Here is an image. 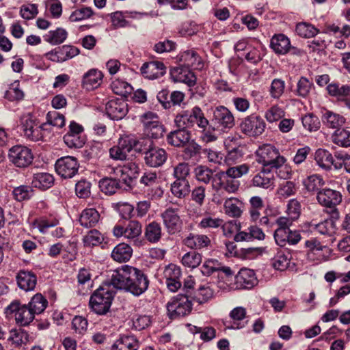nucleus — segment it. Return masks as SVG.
<instances>
[{
  "label": "nucleus",
  "mask_w": 350,
  "mask_h": 350,
  "mask_svg": "<svg viewBox=\"0 0 350 350\" xmlns=\"http://www.w3.org/2000/svg\"><path fill=\"white\" fill-rule=\"evenodd\" d=\"M111 284L116 289L123 290L134 296H139L148 288L149 280L142 270L123 265L111 275Z\"/></svg>",
  "instance_id": "obj_1"
},
{
  "label": "nucleus",
  "mask_w": 350,
  "mask_h": 350,
  "mask_svg": "<svg viewBox=\"0 0 350 350\" xmlns=\"http://www.w3.org/2000/svg\"><path fill=\"white\" fill-rule=\"evenodd\" d=\"M249 170V165L244 163L230 167L226 171H219L215 174L212 181V187L215 191V198L216 195L224 196L225 193H236L241 185L238 178L247 174Z\"/></svg>",
  "instance_id": "obj_2"
},
{
  "label": "nucleus",
  "mask_w": 350,
  "mask_h": 350,
  "mask_svg": "<svg viewBox=\"0 0 350 350\" xmlns=\"http://www.w3.org/2000/svg\"><path fill=\"white\" fill-rule=\"evenodd\" d=\"M113 288L111 280L110 283L103 284L94 292L89 301L92 311L99 315L109 312L116 293Z\"/></svg>",
  "instance_id": "obj_3"
},
{
  "label": "nucleus",
  "mask_w": 350,
  "mask_h": 350,
  "mask_svg": "<svg viewBox=\"0 0 350 350\" xmlns=\"http://www.w3.org/2000/svg\"><path fill=\"white\" fill-rule=\"evenodd\" d=\"M174 122L178 128L186 130L193 127L196 124L198 128L204 130L209 124V121L198 106H195L190 110H183L178 113L174 119Z\"/></svg>",
  "instance_id": "obj_4"
},
{
  "label": "nucleus",
  "mask_w": 350,
  "mask_h": 350,
  "mask_svg": "<svg viewBox=\"0 0 350 350\" xmlns=\"http://www.w3.org/2000/svg\"><path fill=\"white\" fill-rule=\"evenodd\" d=\"M19 129L21 135L27 141L38 142L44 137L46 124H40L31 113L24 114L20 119Z\"/></svg>",
  "instance_id": "obj_5"
},
{
  "label": "nucleus",
  "mask_w": 350,
  "mask_h": 350,
  "mask_svg": "<svg viewBox=\"0 0 350 350\" xmlns=\"http://www.w3.org/2000/svg\"><path fill=\"white\" fill-rule=\"evenodd\" d=\"M256 161L262 164L264 168L278 169L286 163V159L276 148L270 144H264L256 150Z\"/></svg>",
  "instance_id": "obj_6"
},
{
  "label": "nucleus",
  "mask_w": 350,
  "mask_h": 350,
  "mask_svg": "<svg viewBox=\"0 0 350 350\" xmlns=\"http://www.w3.org/2000/svg\"><path fill=\"white\" fill-rule=\"evenodd\" d=\"M141 143L139 146L144 144L147 148H144L145 156L144 161L147 165L152 167H158L161 166L167 160V154L163 148L152 146V141L150 139H141Z\"/></svg>",
  "instance_id": "obj_7"
},
{
  "label": "nucleus",
  "mask_w": 350,
  "mask_h": 350,
  "mask_svg": "<svg viewBox=\"0 0 350 350\" xmlns=\"http://www.w3.org/2000/svg\"><path fill=\"white\" fill-rule=\"evenodd\" d=\"M188 295L178 294L167 304V310L171 319L185 317L192 310L191 301Z\"/></svg>",
  "instance_id": "obj_8"
},
{
  "label": "nucleus",
  "mask_w": 350,
  "mask_h": 350,
  "mask_svg": "<svg viewBox=\"0 0 350 350\" xmlns=\"http://www.w3.org/2000/svg\"><path fill=\"white\" fill-rule=\"evenodd\" d=\"M140 140H136L128 137L120 138L116 146L109 149L110 157L116 161H124L126 159L128 154L133 149L142 151L141 147H139Z\"/></svg>",
  "instance_id": "obj_9"
},
{
  "label": "nucleus",
  "mask_w": 350,
  "mask_h": 350,
  "mask_svg": "<svg viewBox=\"0 0 350 350\" xmlns=\"http://www.w3.org/2000/svg\"><path fill=\"white\" fill-rule=\"evenodd\" d=\"M10 161L16 167L26 168L33 162V154L30 148L22 145H16L9 150Z\"/></svg>",
  "instance_id": "obj_10"
},
{
  "label": "nucleus",
  "mask_w": 350,
  "mask_h": 350,
  "mask_svg": "<svg viewBox=\"0 0 350 350\" xmlns=\"http://www.w3.org/2000/svg\"><path fill=\"white\" fill-rule=\"evenodd\" d=\"M258 280L254 271L250 269H241L234 276V283H227L229 291L251 289L258 284Z\"/></svg>",
  "instance_id": "obj_11"
},
{
  "label": "nucleus",
  "mask_w": 350,
  "mask_h": 350,
  "mask_svg": "<svg viewBox=\"0 0 350 350\" xmlns=\"http://www.w3.org/2000/svg\"><path fill=\"white\" fill-rule=\"evenodd\" d=\"M113 234L116 237H124L133 241L136 245H140L142 241L138 239L142 234V224L137 220H131L126 226L118 224L113 227Z\"/></svg>",
  "instance_id": "obj_12"
},
{
  "label": "nucleus",
  "mask_w": 350,
  "mask_h": 350,
  "mask_svg": "<svg viewBox=\"0 0 350 350\" xmlns=\"http://www.w3.org/2000/svg\"><path fill=\"white\" fill-rule=\"evenodd\" d=\"M211 123L219 131L230 129L235 124V120L232 113L224 106H218L215 108L213 113Z\"/></svg>",
  "instance_id": "obj_13"
},
{
  "label": "nucleus",
  "mask_w": 350,
  "mask_h": 350,
  "mask_svg": "<svg viewBox=\"0 0 350 350\" xmlns=\"http://www.w3.org/2000/svg\"><path fill=\"white\" fill-rule=\"evenodd\" d=\"M8 314L14 313L15 320L21 326L29 325L35 317V314L29 306L22 305L18 301H12L7 308Z\"/></svg>",
  "instance_id": "obj_14"
},
{
  "label": "nucleus",
  "mask_w": 350,
  "mask_h": 350,
  "mask_svg": "<svg viewBox=\"0 0 350 350\" xmlns=\"http://www.w3.org/2000/svg\"><path fill=\"white\" fill-rule=\"evenodd\" d=\"M243 133L250 137L260 135L265 131V122L259 116L250 115L245 118L240 124Z\"/></svg>",
  "instance_id": "obj_15"
},
{
  "label": "nucleus",
  "mask_w": 350,
  "mask_h": 350,
  "mask_svg": "<svg viewBox=\"0 0 350 350\" xmlns=\"http://www.w3.org/2000/svg\"><path fill=\"white\" fill-rule=\"evenodd\" d=\"M55 166L59 176L64 178H71L77 174L79 164L77 158L66 156L57 159Z\"/></svg>",
  "instance_id": "obj_16"
},
{
  "label": "nucleus",
  "mask_w": 350,
  "mask_h": 350,
  "mask_svg": "<svg viewBox=\"0 0 350 350\" xmlns=\"http://www.w3.org/2000/svg\"><path fill=\"white\" fill-rule=\"evenodd\" d=\"M161 217L168 234H174L180 231L182 221L178 208L168 207L161 213Z\"/></svg>",
  "instance_id": "obj_17"
},
{
  "label": "nucleus",
  "mask_w": 350,
  "mask_h": 350,
  "mask_svg": "<svg viewBox=\"0 0 350 350\" xmlns=\"http://www.w3.org/2000/svg\"><path fill=\"white\" fill-rule=\"evenodd\" d=\"M317 200L321 206L335 211L337 210L336 206L342 201V195L336 190L328 188L322 189L317 193Z\"/></svg>",
  "instance_id": "obj_18"
},
{
  "label": "nucleus",
  "mask_w": 350,
  "mask_h": 350,
  "mask_svg": "<svg viewBox=\"0 0 350 350\" xmlns=\"http://www.w3.org/2000/svg\"><path fill=\"white\" fill-rule=\"evenodd\" d=\"M163 275L165 279V284L172 292H176L181 286L180 278L181 276L180 268L174 264H170L165 267Z\"/></svg>",
  "instance_id": "obj_19"
},
{
  "label": "nucleus",
  "mask_w": 350,
  "mask_h": 350,
  "mask_svg": "<svg viewBox=\"0 0 350 350\" xmlns=\"http://www.w3.org/2000/svg\"><path fill=\"white\" fill-rule=\"evenodd\" d=\"M107 114L112 120H121L128 112V106L126 103L119 98L111 99L106 104Z\"/></svg>",
  "instance_id": "obj_20"
},
{
  "label": "nucleus",
  "mask_w": 350,
  "mask_h": 350,
  "mask_svg": "<svg viewBox=\"0 0 350 350\" xmlns=\"http://www.w3.org/2000/svg\"><path fill=\"white\" fill-rule=\"evenodd\" d=\"M177 60L180 66L185 67L201 70L204 64L199 55L193 49L187 50L177 56Z\"/></svg>",
  "instance_id": "obj_21"
},
{
  "label": "nucleus",
  "mask_w": 350,
  "mask_h": 350,
  "mask_svg": "<svg viewBox=\"0 0 350 350\" xmlns=\"http://www.w3.org/2000/svg\"><path fill=\"white\" fill-rule=\"evenodd\" d=\"M170 75L175 82L184 83L189 86L196 84V77L189 68L179 65L170 70Z\"/></svg>",
  "instance_id": "obj_22"
},
{
  "label": "nucleus",
  "mask_w": 350,
  "mask_h": 350,
  "mask_svg": "<svg viewBox=\"0 0 350 350\" xmlns=\"http://www.w3.org/2000/svg\"><path fill=\"white\" fill-rule=\"evenodd\" d=\"M140 71L144 77L152 80L163 76L166 72V67L161 62L153 61L144 63Z\"/></svg>",
  "instance_id": "obj_23"
},
{
  "label": "nucleus",
  "mask_w": 350,
  "mask_h": 350,
  "mask_svg": "<svg viewBox=\"0 0 350 350\" xmlns=\"http://www.w3.org/2000/svg\"><path fill=\"white\" fill-rule=\"evenodd\" d=\"M274 176L270 172V170L262 169L256 174L252 180V185L256 187L265 189H273L274 187Z\"/></svg>",
  "instance_id": "obj_24"
},
{
  "label": "nucleus",
  "mask_w": 350,
  "mask_h": 350,
  "mask_svg": "<svg viewBox=\"0 0 350 350\" xmlns=\"http://www.w3.org/2000/svg\"><path fill=\"white\" fill-rule=\"evenodd\" d=\"M327 90L330 96L336 97L350 109V85H344L340 87L337 83H331L327 85Z\"/></svg>",
  "instance_id": "obj_25"
},
{
  "label": "nucleus",
  "mask_w": 350,
  "mask_h": 350,
  "mask_svg": "<svg viewBox=\"0 0 350 350\" xmlns=\"http://www.w3.org/2000/svg\"><path fill=\"white\" fill-rule=\"evenodd\" d=\"M191 138V133L185 129H179L171 131L167 136V142L169 144L176 147H184Z\"/></svg>",
  "instance_id": "obj_26"
},
{
  "label": "nucleus",
  "mask_w": 350,
  "mask_h": 350,
  "mask_svg": "<svg viewBox=\"0 0 350 350\" xmlns=\"http://www.w3.org/2000/svg\"><path fill=\"white\" fill-rule=\"evenodd\" d=\"M16 281L20 288L28 291L34 289L37 277L32 271L21 270L17 273Z\"/></svg>",
  "instance_id": "obj_27"
},
{
  "label": "nucleus",
  "mask_w": 350,
  "mask_h": 350,
  "mask_svg": "<svg viewBox=\"0 0 350 350\" xmlns=\"http://www.w3.org/2000/svg\"><path fill=\"white\" fill-rule=\"evenodd\" d=\"M139 344L133 335L120 336L111 346V350H138Z\"/></svg>",
  "instance_id": "obj_28"
},
{
  "label": "nucleus",
  "mask_w": 350,
  "mask_h": 350,
  "mask_svg": "<svg viewBox=\"0 0 350 350\" xmlns=\"http://www.w3.org/2000/svg\"><path fill=\"white\" fill-rule=\"evenodd\" d=\"M103 79V72L98 69L92 68L83 75L82 83L86 89L93 90L100 85Z\"/></svg>",
  "instance_id": "obj_29"
},
{
  "label": "nucleus",
  "mask_w": 350,
  "mask_h": 350,
  "mask_svg": "<svg viewBox=\"0 0 350 350\" xmlns=\"http://www.w3.org/2000/svg\"><path fill=\"white\" fill-rule=\"evenodd\" d=\"M100 214L98 211L94 208H88L81 212L79 221L85 228H92L98 224Z\"/></svg>",
  "instance_id": "obj_30"
},
{
  "label": "nucleus",
  "mask_w": 350,
  "mask_h": 350,
  "mask_svg": "<svg viewBox=\"0 0 350 350\" xmlns=\"http://www.w3.org/2000/svg\"><path fill=\"white\" fill-rule=\"evenodd\" d=\"M271 47L278 54H286L291 49V42L282 33L274 35L271 40Z\"/></svg>",
  "instance_id": "obj_31"
},
{
  "label": "nucleus",
  "mask_w": 350,
  "mask_h": 350,
  "mask_svg": "<svg viewBox=\"0 0 350 350\" xmlns=\"http://www.w3.org/2000/svg\"><path fill=\"white\" fill-rule=\"evenodd\" d=\"M184 244L191 249L200 250L211 244L210 239L204 234H190L183 241Z\"/></svg>",
  "instance_id": "obj_32"
},
{
  "label": "nucleus",
  "mask_w": 350,
  "mask_h": 350,
  "mask_svg": "<svg viewBox=\"0 0 350 350\" xmlns=\"http://www.w3.org/2000/svg\"><path fill=\"white\" fill-rule=\"evenodd\" d=\"M133 253L131 247L124 243L117 245L112 250L111 258L119 262L128 261Z\"/></svg>",
  "instance_id": "obj_33"
},
{
  "label": "nucleus",
  "mask_w": 350,
  "mask_h": 350,
  "mask_svg": "<svg viewBox=\"0 0 350 350\" xmlns=\"http://www.w3.org/2000/svg\"><path fill=\"white\" fill-rule=\"evenodd\" d=\"M295 220L292 217H279L275 219V224L278 228L275 230L273 237L274 239H280L281 238L284 239L286 237V232L290 230V227L293 225V223ZM281 241L280 240H279Z\"/></svg>",
  "instance_id": "obj_34"
},
{
  "label": "nucleus",
  "mask_w": 350,
  "mask_h": 350,
  "mask_svg": "<svg viewBox=\"0 0 350 350\" xmlns=\"http://www.w3.org/2000/svg\"><path fill=\"white\" fill-rule=\"evenodd\" d=\"M172 194L178 198H184L191 191V187L188 180H175L171 184L170 188Z\"/></svg>",
  "instance_id": "obj_35"
},
{
  "label": "nucleus",
  "mask_w": 350,
  "mask_h": 350,
  "mask_svg": "<svg viewBox=\"0 0 350 350\" xmlns=\"http://www.w3.org/2000/svg\"><path fill=\"white\" fill-rule=\"evenodd\" d=\"M314 160L319 167L326 170H330L332 164L334 163L332 154L323 148H319L316 150Z\"/></svg>",
  "instance_id": "obj_36"
},
{
  "label": "nucleus",
  "mask_w": 350,
  "mask_h": 350,
  "mask_svg": "<svg viewBox=\"0 0 350 350\" xmlns=\"http://www.w3.org/2000/svg\"><path fill=\"white\" fill-rule=\"evenodd\" d=\"M118 171L122 174V180L126 183L127 179L131 180L138 176L140 171V165L136 162L129 161L126 163Z\"/></svg>",
  "instance_id": "obj_37"
},
{
  "label": "nucleus",
  "mask_w": 350,
  "mask_h": 350,
  "mask_svg": "<svg viewBox=\"0 0 350 350\" xmlns=\"http://www.w3.org/2000/svg\"><path fill=\"white\" fill-rule=\"evenodd\" d=\"M322 122L327 127L338 130L345 124V119L339 114L327 111L322 116Z\"/></svg>",
  "instance_id": "obj_38"
},
{
  "label": "nucleus",
  "mask_w": 350,
  "mask_h": 350,
  "mask_svg": "<svg viewBox=\"0 0 350 350\" xmlns=\"http://www.w3.org/2000/svg\"><path fill=\"white\" fill-rule=\"evenodd\" d=\"M144 235L146 240L152 243L159 242L162 236L161 225L156 221L150 222L146 226Z\"/></svg>",
  "instance_id": "obj_39"
},
{
  "label": "nucleus",
  "mask_w": 350,
  "mask_h": 350,
  "mask_svg": "<svg viewBox=\"0 0 350 350\" xmlns=\"http://www.w3.org/2000/svg\"><path fill=\"white\" fill-rule=\"evenodd\" d=\"M303 185L308 192L317 193L325 185V181L321 176L312 174L304 180Z\"/></svg>",
  "instance_id": "obj_40"
},
{
  "label": "nucleus",
  "mask_w": 350,
  "mask_h": 350,
  "mask_svg": "<svg viewBox=\"0 0 350 350\" xmlns=\"http://www.w3.org/2000/svg\"><path fill=\"white\" fill-rule=\"evenodd\" d=\"M53 182V176L49 173H37L34 174L32 180V184L35 187L43 190L50 188Z\"/></svg>",
  "instance_id": "obj_41"
},
{
  "label": "nucleus",
  "mask_w": 350,
  "mask_h": 350,
  "mask_svg": "<svg viewBox=\"0 0 350 350\" xmlns=\"http://www.w3.org/2000/svg\"><path fill=\"white\" fill-rule=\"evenodd\" d=\"M230 317L232 320L231 329H241L245 326L246 323L242 321L246 317V310L243 307H236L230 312Z\"/></svg>",
  "instance_id": "obj_42"
},
{
  "label": "nucleus",
  "mask_w": 350,
  "mask_h": 350,
  "mask_svg": "<svg viewBox=\"0 0 350 350\" xmlns=\"http://www.w3.org/2000/svg\"><path fill=\"white\" fill-rule=\"evenodd\" d=\"M319 233L332 237L336 232V226L335 221L332 219H325L317 224H312Z\"/></svg>",
  "instance_id": "obj_43"
},
{
  "label": "nucleus",
  "mask_w": 350,
  "mask_h": 350,
  "mask_svg": "<svg viewBox=\"0 0 350 350\" xmlns=\"http://www.w3.org/2000/svg\"><path fill=\"white\" fill-rule=\"evenodd\" d=\"M296 185L293 181H284L277 189L276 194L280 199H286L296 193Z\"/></svg>",
  "instance_id": "obj_44"
},
{
  "label": "nucleus",
  "mask_w": 350,
  "mask_h": 350,
  "mask_svg": "<svg viewBox=\"0 0 350 350\" xmlns=\"http://www.w3.org/2000/svg\"><path fill=\"white\" fill-rule=\"evenodd\" d=\"M48 301L40 293L36 294L31 299L28 306L34 314L42 313L46 308Z\"/></svg>",
  "instance_id": "obj_45"
},
{
  "label": "nucleus",
  "mask_w": 350,
  "mask_h": 350,
  "mask_svg": "<svg viewBox=\"0 0 350 350\" xmlns=\"http://www.w3.org/2000/svg\"><path fill=\"white\" fill-rule=\"evenodd\" d=\"M99 187L105 194L112 195L120 188V181L116 178H105L99 181Z\"/></svg>",
  "instance_id": "obj_46"
},
{
  "label": "nucleus",
  "mask_w": 350,
  "mask_h": 350,
  "mask_svg": "<svg viewBox=\"0 0 350 350\" xmlns=\"http://www.w3.org/2000/svg\"><path fill=\"white\" fill-rule=\"evenodd\" d=\"M24 92L20 88L18 81L12 83L5 92V98L10 101H18L23 98Z\"/></svg>",
  "instance_id": "obj_47"
},
{
  "label": "nucleus",
  "mask_w": 350,
  "mask_h": 350,
  "mask_svg": "<svg viewBox=\"0 0 350 350\" xmlns=\"http://www.w3.org/2000/svg\"><path fill=\"white\" fill-rule=\"evenodd\" d=\"M111 88L116 94L122 96H126L133 91V88L129 83L119 79L111 83Z\"/></svg>",
  "instance_id": "obj_48"
},
{
  "label": "nucleus",
  "mask_w": 350,
  "mask_h": 350,
  "mask_svg": "<svg viewBox=\"0 0 350 350\" xmlns=\"http://www.w3.org/2000/svg\"><path fill=\"white\" fill-rule=\"evenodd\" d=\"M213 295V290L208 286H201L194 292L192 299L200 304L207 302Z\"/></svg>",
  "instance_id": "obj_49"
},
{
  "label": "nucleus",
  "mask_w": 350,
  "mask_h": 350,
  "mask_svg": "<svg viewBox=\"0 0 350 350\" xmlns=\"http://www.w3.org/2000/svg\"><path fill=\"white\" fill-rule=\"evenodd\" d=\"M68 36L67 31L62 28L49 31L44 37L45 40L52 44H59L64 42Z\"/></svg>",
  "instance_id": "obj_50"
},
{
  "label": "nucleus",
  "mask_w": 350,
  "mask_h": 350,
  "mask_svg": "<svg viewBox=\"0 0 350 350\" xmlns=\"http://www.w3.org/2000/svg\"><path fill=\"white\" fill-rule=\"evenodd\" d=\"M301 239V236L299 231L297 230H288L286 232V237L284 239L281 238L280 241L278 239L275 240L277 245L280 247H284L287 243L289 245H296L297 244Z\"/></svg>",
  "instance_id": "obj_51"
},
{
  "label": "nucleus",
  "mask_w": 350,
  "mask_h": 350,
  "mask_svg": "<svg viewBox=\"0 0 350 350\" xmlns=\"http://www.w3.org/2000/svg\"><path fill=\"white\" fill-rule=\"evenodd\" d=\"M332 141L340 146H350V131L340 129L336 130L332 135Z\"/></svg>",
  "instance_id": "obj_52"
},
{
  "label": "nucleus",
  "mask_w": 350,
  "mask_h": 350,
  "mask_svg": "<svg viewBox=\"0 0 350 350\" xmlns=\"http://www.w3.org/2000/svg\"><path fill=\"white\" fill-rule=\"evenodd\" d=\"M194 174L196 179L202 183L208 184L211 180H213V174L212 170L204 165H198L194 170Z\"/></svg>",
  "instance_id": "obj_53"
},
{
  "label": "nucleus",
  "mask_w": 350,
  "mask_h": 350,
  "mask_svg": "<svg viewBox=\"0 0 350 350\" xmlns=\"http://www.w3.org/2000/svg\"><path fill=\"white\" fill-rule=\"evenodd\" d=\"M285 82L280 79H274L270 85L269 94L272 98L280 99L284 93Z\"/></svg>",
  "instance_id": "obj_54"
},
{
  "label": "nucleus",
  "mask_w": 350,
  "mask_h": 350,
  "mask_svg": "<svg viewBox=\"0 0 350 350\" xmlns=\"http://www.w3.org/2000/svg\"><path fill=\"white\" fill-rule=\"evenodd\" d=\"M33 194V189L29 185H21L14 188L12 195L18 202L29 199Z\"/></svg>",
  "instance_id": "obj_55"
},
{
  "label": "nucleus",
  "mask_w": 350,
  "mask_h": 350,
  "mask_svg": "<svg viewBox=\"0 0 350 350\" xmlns=\"http://www.w3.org/2000/svg\"><path fill=\"white\" fill-rule=\"evenodd\" d=\"M297 33L303 38H312L318 33V29L311 24L307 23H300L296 26Z\"/></svg>",
  "instance_id": "obj_56"
},
{
  "label": "nucleus",
  "mask_w": 350,
  "mask_h": 350,
  "mask_svg": "<svg viewBox=\"0 0 350 350\" xmlns=\"http://www.w3.org/2000/svg\"><path fill=\"white\" fill-rule=\"evenodd\" d=\"M243 156L242 148L234 147L229 150L225 157L224 162L229 167L239 162Z\"/></svg>",
  "instance_id": "obj_57"
},
{
  "label": "nucleus",
  "mask_w": 350,
  "mask_h": 350,
  "mask_svg": "<svg viewBox=\"0 0 350 350\" xmlns=\"http://www.w3.org/2000/svg\"><path fill=\"white\" fill-rule=\"evenodd\" d=\"M190 167L187 163L182 162L173 167V176L175 180H188Z\"/></svg>",
  "instance_id": "obj_58"
},
{
  "label": "nucleus",
  "mask_w": 350,
  "mask_h": 350,
  "mask_svg": "<svg viewBox=\"0 0 350 350\" xmlns=\"http://www.w3.org/2000/svg\"><path fill=\"white\" fill-rule=\"evenodd\" d=\"M202 256L196 252H190L185 254L182 258V263L190 268L197 267L202 262Z\"/></svg>",
  "instance_id": "obj_59"
},
{
  "label": "nucleus",
  "mask_w": 350,
  "mask_h": 350,
  "mask_svg": "<svg viewBox=\"0 0 350 350\" xmlns=\"http://www.w3.org/2000/svg\"><path fill=\"white\" fill-rule=\"evenodd\" d=\"M57 49L58 55L60 56L62 62L77 56L80 52L77 47L70 45H63Z\"/></svg>",
  "instance_id": "obj_60"
},
{
  "label": "nucleus",
  "mask_w": 350,
  "mask_h": 350,
  "mask_svg": "<svg viewBox=\"0 0 350 350\" xmlns=\"http://www.w3.org/2000/svg\"><path fill=\"white\" fill-rule=\"evenodd\" d=\"M46 126L51 125L57 128H62L65 125V118L64 115L56 111H49L46 115Z\"/></svg>",
  "instance_id": "obj_61"
},
{
  "label": "nucleus",
  "mask_w": 350,
  "mask_h": 350,
  "mask_svg": "<svg viewBox=\"0 0 350 350\" xmlns=\"http://www.w3.org/2000/svg\"><path fill=\"white\" fill-rule=\"evenodd\" d=\"M83 243L87 246H95L100 244L104 238L97 230H92L83 237Z\"/></svg>",
  "instance_id": "obj_62"
},
{
  "label": "nucleus",
  "mask_w": 350,
  "mask_h": 350,
  "mask_svg": "<svg viewBox=\"0 0 350 350\" xmlns=\"http://www.w3.org/2000/svg\"><path fill=\"white\" fill-rule=\"evenodd\" d=\"M301 120L304 127L309 131H315L320 128L319 119L312 113L305 115Z\"/></svg>",
  "instance_id": "obj_63"
},
{
  "label": "nucleus",
  "mask_w": 350,
  "mask_h": 350,
  "mask_svg": "<svg viewBox=\"0 0 350 350\" xmlns=\"http://www.w3.org/2000/svg\"><path fill=\"white\" fill-rule=\"evenodd\" d=\"M65 144L69 148H79L85 144V139L81 135L67 133L64 137Z\"/></svg>",
  "instance_id": "obj_64"
}]
</instances>
